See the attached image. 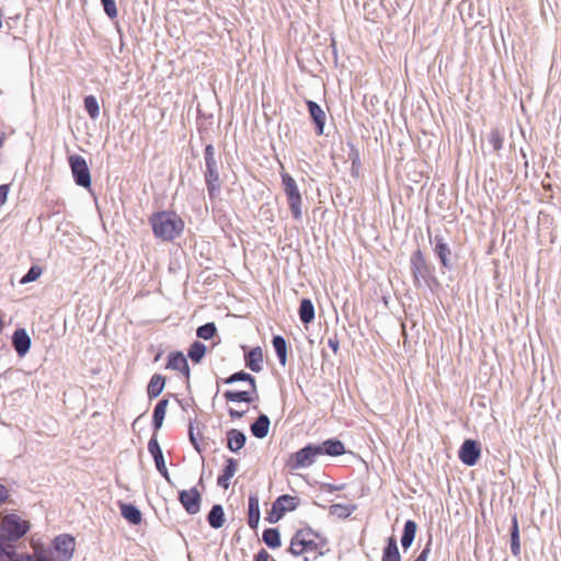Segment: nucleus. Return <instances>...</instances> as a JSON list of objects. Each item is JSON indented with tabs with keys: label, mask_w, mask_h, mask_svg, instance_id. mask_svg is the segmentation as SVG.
<instances>
[{
	"label": "nucleus",
	"mask_w": 561,
	"mask_h": 561,
	"mask_svg": "<svg viewBox=\"0 0 561 561\" xmlns=\"http://www.w3.org/2000/svg\"><path fill=\"white\" fill-rule=\"evenodd\" d=\"M401 557L399 553L397 540L394 537L388 539L387 546L383 548L381 561H400Z\"/></svg>",
	"instance_id": "31"
},
{
	"label": "nucleus",
	"mask_w": 561,
	"mask_h": 561,
	"mask_svg": "<svg viewBox=\"0 0 561 561\" xmlns=\"http://www.w3.org/2000/svg\"><path fill=\"white\" fill-rule=\"evenodd\" d=\"M168 404H169V401L167 399H162L154 407L153 414H152V425H153L154 432L159 431L163 424Z\"/></svg>",
	"instance_id": "26"
},
{
	"label": "nucleus",
	"mask_w": 561,
	"mask_h": 561,
	"mask_svg": "<svg viewBox=\"0 0 561 561\" xmlns=\"http://www.w3.org/2000/svg\"><path fill=\"white\" fill-rule=\"evenodd\" d=\"M121 514L133 525L141 523V512L133 504H121Z\"/></svg>",
	"instance_id": "28"
},
{
	"label": "nucleus",
	"mask_w": 561,
	"mask_h": 561,
	"mask_svg": "<svg viewBox=\"0 0 561 561\" xmlns=\"http://www.w3.org/2000/svg\"><path fill=\"white\" fill-rule=\"evenodd\" d=\"M199 436H201V433L198 431L195 432L194 423L191 421L190 425H188V437H190V440H191L192 445L194 446V448L198 453H202L201 446L198 444V437Z\"/></svg>",
	"instance_id": "43"
},
{
	"label": "nucleus",
	"mask_w": 561,
	"mask_h": 561,
	"mask_svg": "<svg viewBox=\"0 0 561 561\" xmlns=\"http://www.w3.org/2000/svg\"><path fill=\"white\" fill-rule=\"evenodd\" d=\"M431 552V541H428L422 552L414 561H426Z\"/></svg>",
	"instance_id": "47"
},
{
	"label": "nucleus",
	"mask_w": 561,
	"mask_h": 561,
	"mask_svg": "<svg viewBox=\"0 0 561 561\" xmlns=\"http://www.w3.org/2000/svg\"><path fill=\"white\" fill-rule=\"evenodd\" d=\"M237 381H248L251 386L252 392H254L256 394V380L252 375L241 370V371L232 374L231 376H229L228 378H226L224 380V382L227 385H231Z\"/></svg>",
	"instance_id": "32"
},
{
	"label": "nucleus",
	"mask_w": 561,
	"mask_h": 561,
	"mask_svg": "<svg viewBox=\"0 0 561 561\" xmlns=\"http://www.w3.org/2000/svg\"><path fill=\"white\" fill-rule=\"evenodd\" d=\"M3 146V137L0 136V148Z\"/></svg>",
	"instance_id": "52"
},
{
	"label": "nucleus",
	"mask_w": 561,
	"mask_h": 561,
	"mask_svg": "<svg viewBox=\"0 0 561 561\" xmlns=\"http://www.w3.org/2000/svg\"><path fill=\"white\" fill-rule=\"evenodd\" d=\"M205 170L204 179L207 193L210 199H215L220 195L221 181L219 174L220 163L216 157L215 147L208 144L204 150Z\"/></svg>",
	"instance_id": "3"
},
{
	"label": "nucleus",
	"mask_w": 561,
	"mask_h": 561,
	"mask_svg": "<svg viewBox=\"0 0 561 561\" xmlns=\"http://www.w3.org/2000/svg\"><path fill=\"white\" fill-rule=\"evenodd\" d=\"M164 386L165 377L160 374H154L147 386L148 398H157L163 391Z\"/></svg>",
	"instance_id": "24"
},
{
	"label": "nucleus",
	"mask_w": 561,
	"mask_h": 561,
	"mask_svg": "<svg viewBox=\"0 0 561 561\" xmlns=\"http://www.w3.org/2000/svg\"><path fill=\"white\" fill-rule=\"evenodd\" d=\"M228 412H229L230 417H232V419H241L245 414L244 411H238V410H234V409H229Z\"/></svg>",
	"instance_id": "51"
},
{
	"label": "nucleus",
	"mask_w": 561,
	"mask_h": 561,
	"mask_svg": "<svg viewBox=\"0 0 561 561\" xmlns=\"http://www.w3.org/2000/svg\"><path fill=\"white\" fill-rule=\"evenodd\" d=\"M318 456H320L318 446L309 444L293 455L291 468L299 469L310 467Z\"/></svg>",
	"instance_id": "9"
},
{
	"label": "nucleus",
	"mask_w": 561,
	"mask_h": 561,
	"mask_svg": "<svg viewBox=\"0 0 561 561\" xmlns=\"http://www.w3.org/2000/svg\"><path fill=\"white\" fill-rule=\"evenodd\" d=\"M413 282L416 287H421L423 282L430 276V267L421 250L412 253L410 259Z\"/></svg>",
	"instance_id": "8"
},
{
	"label": "nucleus",
	"mask_w": 561,
	"mask_h": 561,
	"mask_svg": "<svg viewBox=\"0 0 561 561\" xmlns=\"http://www.w3.org/2000/svg\"><path fill=\"white\" fill-rule=\"evenodd\" d=\"M328 345L329 347L334 352V353H337L339 351V346H340V342L336 337H333V339H329L328 341Z\"/></svg>",
	"instance_id": "49"
},
{
	"label": "nucleus",
	"mask_w": 561,
	"mask_h": 561,
	"mask_svg": "<svg viewBox=\"0 0 561 561\" xmlns=\"http://www.w3.org/2000/svg\"><path fill=\"white\" fill-rule=\"evenodd\" d=\"M167 368L182 373L186 378L190 377L188 363L182 352H172L169 354Z\"/></svg>",
	"instance_id": "16"
},
{
	"label": "nucleus",
	"mask_w": 561,
	"mask_h": 561,
	"mask_svg": "<svg viewBox=\"0 0 561 561\" xmlns=\"http://www.w3.org/2000/svg\"><path fill=\"white\" fill-rule=\"evenodd\" d=\"M34 557L37 561H53L51 552L44 548L35 549Z\"/></svg>",
	"instance_id": "45"
},
{
	"label": "nucleus",
	"mask_w": 561,
	"mask_h": 561,
	"mask_svg": "<svg viewBox=\"0 0 561 561\" xmlns=\"http://www.w3.org/2000/svg\"><path fill=\"white\" fill-rule=\"evenodd\" d=\"M206 353V346L198 342V341H195L191 346H190V350H188V357L194 362V363H199L202 360V358L204 357Z\"/></svg>",
	"instance_id": "37"
},
{
	"label": "nucleus",
	"mask_w": 561,
	"mask_h": 561,
	"mask_svg": "<svg viewBox=\"0 0 561 561\" xmlns=\"http://www.w3.org/2000/svg\"><path fill=\"white\" fill-rule=\"evenodd\" d=\"M309 114L316 125V133L318 136L323 134L327 115L321 106L314 101H307Z\"/></svg>",
	"instance_id": "17"
},
{
	"label": "nucleus",
	"mask_w": 561,
	"mask_h": 561,
	"mask_svg": "<svg viewBox=\"0 0 561 561\" xmlns=\"http://www.w3.org/2000/svg\"><path fill=\"white\" fill-rule=\"evenodd\" d=\"M207 522L210 525V527L218 529L224 526L225 523V512L220 504H215L208 515H207Z\"/></svg>",
	"instance_id": "25"
},
{
	"label": "nucleus",
	"mask_w": 561,
	"mask_h": 561,
	"mask_svg": "<svg viewBox=\"0 0 561 561\" xmlns=\"http://www.w3.org/2000/svg\"><path fill=\"white\" fill-rule=\"evenodd\" d=\"M270 419L266 414H260L257 419L250 425L251 434L256 438H264L270 431Z\"/></svg>",
	"instance_id": "18"
},
{
	"label": "nucleus",
	"mask_w": 561,
	"mask_h": 561,
	"mask_svg": "<svg viewBox=\"0 0 561 561\" xmlns=\"http://www.w3.org/2000/svg\"><path fill=\"white\" fill-rule=\"evenodd\" d=\"M481 456V448L477 440L466 439L458 453L459 459L462 463L472 467L474 466Z\"/></svg>",
	"instance_id": "12"
},
{
	"label": "nucleus",
	"mask_w": 561,
	"mask_h": 561,
	"mask_svg": "<svg viewBox=\"0 0 561 561\" xmlns=\"http://www.w3.org/2000/svg\"><path fill=\"white\" fill-rule=\"evenodd\" d=\"M434 252L445 268L453 267L451 250L442 236L437 234L434 238Z\"/></svg>",
	"instance_id": "14"
},
{
	"label": "nucleus",
	"mask_w": 561,
	"mask_h": 561,
	"mask_svg": "<svg viewBox=\"0 0 561 561\" xmlns=\"http://www.w3.org/2000/svg\"><path fill=\"white\" fill-rule=\"evenodd\" d=\"M254 561H276V560H273L271 554L265 549H261L254 556Z\"/></svg>",
	"instance_id": "46"
},
{
	"label": "nucleus",
	"mask_w": 561,
	"mask_h": 561,
	"mask_svg": "<svg viewBox=\"0 0 561 561\" xmlns=\"http://www.w3.org/2000/svg\"><path fill=\"white\" fill-rule=\"evenodd\" d=\"M252 390L251 391H232L227 390L224 392V398L228 402H245L251 403L254 401V398L252 397Z\"/></svg>",
	"instance_id": "33"
},
{
	"label": "nucleus",
	"mask_w": 561,
	"mask_h": 561,
	"mask_svg": "<svg viewBox=\"0 0 561 561\" xmlns=\"http://www.w3.org/2000/svg\"><path fill=\"white\" fill-rule=\"evenodd\" d=\"M247 436L243 432L232 428L227 432V447L230 451L237 453L245 445Z\"/></svg>",
	"instance_id": "19"
},
{
	"label": "nucleus",
	"mask_w": 561,
	"mask_h": 561,
	"mask_svg": "<svg viewBox=\"0 0 561 561\" xmlns=\"http://www.w3.org/2000/svg\"><path fill=\"white\" fill-rule=\"evenodd\" d=\"M262 538L265 545L272 549L278 548L280 546V535L276 528L265 529L263 531Z\"/></svg>",
	"instance_id": "35"
},
{
	"label": "nucleus",
	"mask_w": 561,
	"mask_h": 561,
	"mask_svg": "<svg viewBox=\"0 0 561 561\" xmlns=\"http://www.w3.org/2000/svg\"><path fill=\"white\" fill-rule=\"evenodd\" d=\"M149 222L156 238L173 241L184 229V221L173 211H158L150 216Z\"/></svg>",
	"instance_id": "2"
},
{
	"label": "nucleus",
	"mask_w": 561,
	"mask_h": 561,
	"mask_svg": "<svg viewBox=\"0 0 561 561\" xmlns=\"http://www.w3.org/2000/svg\"><path fill=\"white\" fill-rule=\"evenodd\" d=\"M298 499L291 495H280L273 503L267 520L271 524L277 523L286 512L294 511L298 506Z\"/></svg>",
	"instance_id": "7"
},
{
	"label": "nucleus",
	"mask_w": 561,
	"mask_h": 561,
	"mask_svg": "<svg viewBox=\"0 0 561 561\" xmlns=\"http://www.w3.org/2000/svg\"><path fill=\"white\" fill-rule=\"evenodd\" d=\"M503 141H504L503 135L497 128H494L490 131L489 142L495 151H499L502 149Z\"/></svg>",
	"instance_id": "40"
},
{
	"label": "nucleus",
	"mask_w": 561,
	"mask_h": 561,
	"mask_svg": "<svg viewBox=\"0 0 561 561\" xmlns=\"http://www.w3.org/2000/svg\"><path fill=\"white\" fill-rule=\"evenodd\" d=\"M69 164L77 185L82 187L91 186V174L85 159L80 154L69 157Z\"/></svg>",
	"instance_id": "6"
},
{
	"label": "nucleus",
	"mask_w": 561,
	"mask_h": 561,
	"mask_svg": "<svg viewBox=\"0 0 561 561\" xmlns=\"http://www.w3.org/2000/svg\"><path fill=\"white\" fill-rule=\"evenodd\" d=\"M273 347L278 357V360L282 366L286 365L287 362V343L286 340L280 335L273 336L272 340Z\"/></svg>",
	"instance_id": "30"
},
{
	"label": "nucleus",
	"mask_w": 561,
	"mask_h": 561,
	"mask_svg": "<svg viewBox=\"0 0 561 561\" xmlns=\"http://www.w3.org/2000/svg\"><path fill=\"white\" fill-rule=\"evenodd\" d=\"M237 470L238 461L234 458H228L222 473L217 479V484L227 490L230 485V479L234 476Z\"/></svg>",
	"instance_id": "20"
},
{
	"label": "nucleus",
	"mask_w": 561,
	"mask_h": 561,
	"mask_svg": "<svg viewBox=\"0 0 561 561\" xmlns=\"http://www.w3.org/2000/svg\"><path fill=\"white\" fill-rule=\"evenodd\" d=\"M245 365L254 373H260L263 369V352L261 347H254L245 355Z\"/></svg>",
	"instance_id": "22"
},
{
	"label": "nucleus",
	"mask_w": 561,
	"mask_h": 561,
	"mask_svg": "<svg viewBox=\"0 0 561 561\" xmlns=\"http://www.w3.org/2000/svg\"><path fill=\"white\" fill-rule=\"evenodd\" d=\"M355 510L354 505L332 504L329 508L331 515L339 518H347Z\"/></svg>",
	"instance_id": "36"
},
{
	"label": "nucleus",
	"mask_w": 561,
	"mask_h": 561,
	"mask_svg": "<svg viewBox=\"0 0 561 561\" xmlns=\"http://www.w3.org/2000/svg\"><path fill=\"white\" fill-rule=\"evenodd\" d=\"M75 546V538L67 534L59 535L54 540V549L61 561H68L72 558Z\"/></svg>",
	"instance_id": "13"
},
{
	"label": "nucleus",
	"mask_w": 561,
	"mask_h": 561,
	"mask_svg": "<svg viewBox=\"0 0 561 561\" xmlns=\"http://www.w3.org/2000/svg\"><path fill=\"white\" fill-rule=\"evenodd\" d=\"M299 318L305 324H309L314 319V307L310 299L305 298L300 301Z\"/></svg>",
	"instance_id": "27"
},
{
	"label": "nucleus",
	"mask_w": 561,
	"mask_h": 561,
	"mask_svg": "<svg viewBox=\"0 0 561 561\" xmlns=\"http://www.w3.org/2000/svg\"><path fill=\"white\" fill-rule=\"evenodd\" d=\"M8 193H9V185L8 184L0 185V207L5 203V201L8 198Z\"/></svg>",
	"instance_id": "48"
},
{
	"label": "nucleus",
	"mask_w": 561,
	"mask_h": 561,
	"mask_svg": "<svg viewBox=\"0 0 561 561\" xmlns=\"http://www.w3.org/2000/svg\"><path fill=\"white\" fill-rule=\"evenodd\" d=\"M203 482H204V480H203V478L201 477V478H199V481H198V484H199V485H203Z\"/></svg>",
	"instance_id": "53"
},
{
	"label": "nucleus",
	"mask_w": 561,
	"mask_h": 561,
	"mask_svg": "<svg viewBox=\"0 0 561 561\" xmlns=\"http://www.w3.org/2000/svg\"><path fill=\"white\" fill-rule=\"evenodd\" d=\"M327 539L308 541L304 538L302 535H294L288 551L295 557L311 551L318 552L319 556H322L324 553L323 550L327 547Z\"/></svg>",
	"instance_id": "5"
},
{
	"label": "nucleus",
	"mask_w": 561,
	"mask_h": 561,
	"mask_svg": "<svg viewBox=\"0 0 561 561\" xmlns=\"http://www.w3.org/2000/svg\"><path fill=\"white\" fill-rule=\"evenodd\" d=\"M295 535H302L306 540H321L327 539L325 537L321 536L319 533L314 531L310 527L302 528L296 531Z\"/></svg>",
	"instance_id": "42"
},
{
	"label": "nucleus",
	"mask_w": 561,
	"mask_h": 561,
	"mask_svg": "<svg viewBox=\"0 0 561 561\" xmlns=\"http://www.w3.org/2000/svg\"><path fill=\"white\" fill-rule=\"evenodd\" d=\"M282 183L284 186V192L287 196L289 209L291 211L293 217L296 220L301 219L302 210H301V195L298 190L297 183L294 178L288 173L282 174Z\"/></svg>",
	"instance_id": "4"
},
{
	"label": "nucleus",
	"mask_w": 561,
	"mask_h": 561,
	"mask_svg": "<svg viewBox=\"0 0 561 561\" xmlns=\"http://www.w3.org/2000/svg\"><path fill=\"white\" fill-rule=\"evenodd\" d=\"M42 274V268L37 265H33L27 273L21 278V284H27L36 280Z\"/></svg>",
	"instance_id": "41"
},
{
	"label": "nucleus",
	"mask_w": 561,
	"mask_h": 561,
	"mask_svg": "<svg viewBox=\"0 0 561 561\" xmlns=\"http://www.w3.org/2000/svg\"><path fill=\"white\" fill-rule=\"evenodd\" d=\"M84 108L92 119H95L100 115V106L98 100L93 95L84 98Z\"/></svg>",
	"instance_id": "38"
},
{
	"label": "nucleus",
	"mask_w": 561,
	"mask_h": 561,
	"mask_svg": "<svg viewBox=\"0 0 561 561\" xmlns=\"http://www.w3.org/2000/svg\"><path fill=\"white\" fill-rule=\"evenodd\" d=\"M511 551L515 557H518L520 553L519 528L516 515H514L512 518Z\"/></svg>",
	"instance_id": "34"
},
{
	"label": "nucleus",
	"mask_w": 561,
	"mask_h": 561,
	"mask_svg": "<svg viewBox=\"0 0 561 561\" xmlns=\"http://www.w3.org/2000/svg\"><path fill=\"white\" fill-rule=\"evenodd\" d=\"M260 522V500L256 494L249 496V518L248 524L252 529H255Z\"/></svg>",
	"instance_id": "23"
},
{
	"label": "nucleus",
	"mask_w": 561,
	"mask_h": 561,
	"mask_svg": "<svg viewBox=\"0 0 561 561\" xmlns=\"http://www.w3.org/2000/svg\"><path fill=\"white\" fill-rule=\"evenodd\" d=\"M8 497H9V490L7 489V486L0 484V504L4 503Z\"/></svg>",
	"instance_id": "50"
},
{
	"label": "nucleus",
	"mask_w": 561,
	"mask_h": 561,
	"mask_svg": "<svg viewBox=\"0 0 561 561\" xmlns=\"http://www.w3.org/2000/svg\"><path fill=\"white\" fill-rule=\"evenodd\" d=\"M30 526L26 520L21 519L15 514L4 516L0 528V550L9 561H33L28 554L15 557L13 542L22 538L28 530Z\"/></svg>",
	"instance_id": "1"
},
{
	"label": "nucleus",
	"mask_w": 561,
	"mask_h": 561,
	"mask_svg": "<svg viewBox=\"0 0 561 561\" xmlns=\"http://www.w3.org/2000/svg\"><path fill=\"white\" fill-rule=\"evenodd\" d=\"M320 449L321 455L340 456L345 453L344 445L339 439H327L321 444L317 445Z\"/></svg>",
	"instance_id": "21"
},
{
	"label": "nucleus",
	"mask_w": 561,
	"mask_h": 561,
	"mask_svg": "<svg viewBox=\"0 0 561 561\" xmlns=\"http://www.w3.org/2000/svg\"><path fill=\"white\" fill-rule=\"evenodd\" d=\"M417 525L414 520H407L403 527V534L401 537V545L404 549L411 547L416 533Z\"/></svg>",
	"instance_id": "29"
},
{
	"label": "nucleus",
	"mask_w": 561,
	"mask_h": 561,
	"mask_svg": "<svg viewBox=\"0 0 561 561\" xmlns=\"http://www.w3.org/2000/svg\"><path fill=\"white\" fill-rule=\"evenodd\" d=\"M148 450L154 460L156 468L159 471V473L167 480L169 484H172V480L165 467L163 453L159 445L156 434H153L152 437L149 439Z\"/></svg>",
	"instance_id": "11"
},
{
	"label": "nucleus",
	"mask_w": 561,
	"mask_h": 561,
	"mask_svg": "<svg viewBox=\"0 0 561 561\" xmlns=\"http://www.w3.org/2000/svg\"><path fill=\"white\" fill-rule=\"evenodd\" d=\"M102 5L106 15L110 19H115L117 16V8L114 0H101Z\"/></svg>",
	"instance_id": "44"
},
{
	"label": "nucleus",
	"mask_w": 561,
	"mask_h": 561,
	"mask_svg": "<svg viewBox=\"0 0 561 561\" xmlns=\"http://www.w3.org/2000/svg\"><path fill=\"white\" fill-rule=\"evenodd\" d=\"M179 501L190 515H195L201 511L202 494L195 486L180 491Z\"/></svg>",
	"instance_id": "10"
},
{
	"label": "nucleus",
	"mask_w": 561,
	"mask_h": 561,
	"mask_svg": "<svg viewBox=\"0 0 561 561\" xmlns=\"http://www.w3.org/2000/svg\"><path fill=\"white\" fill-rule=\"evenodd\" d=\"M216 331L217 329L215 323L208 322L206 324L201 325L197 329L196 334L199 339L209 340L216 334Z\"/></svg>",
	"instance_id": "39"
},
{
	"label": "nucleus",
	"mask_w": 561,
	"mask_h": 561,
	"mask_svg": "<svg viewBox=\"0 0 561 561\" xmlns=\"http://www.w3.org/2000/svg\"><path fill=\"white\" fill-rule=\"evenodd\" d=\"M12 345L20 357L25 356L31 348V337L25 329H18L12 335Z\"/></svg>",
	"instance_id": "15"
}]
</instances>
